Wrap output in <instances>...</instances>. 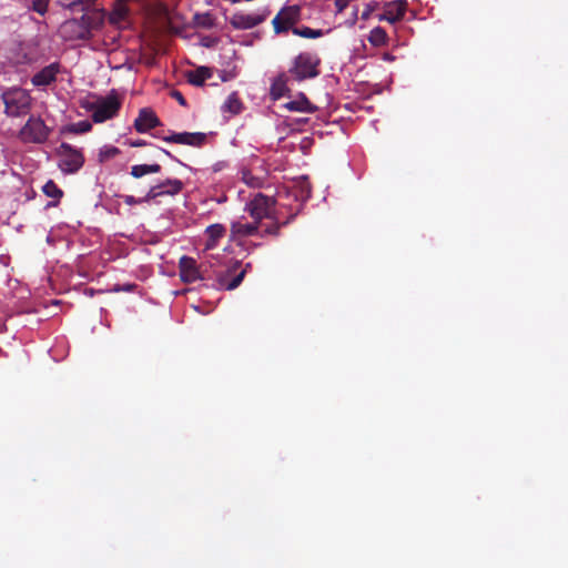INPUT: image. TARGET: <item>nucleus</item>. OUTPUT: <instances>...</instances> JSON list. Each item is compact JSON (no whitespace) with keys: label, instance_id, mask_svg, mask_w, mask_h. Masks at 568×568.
I'll list each match as a JSON object with an SVG mask.
<instances>
[{"label":"nucleus","instance_id":"obj_1","mask_svg":"<svg viewBox=\"0 0 568 568\" xmlns=\"http://www.w3.org/2000/svg\"><path fill=\"white\" fill-rule=\"evenodd\" d=\"M94 0H62V7L72 11H81L80 18L65 20L59 28L64 41L89 40L92 30L99 29L104 22L101 11L92 9Z\"/></svg>","mask_w":568,"mask_h":568},{"label":"nucleus","instance_id":"obj_2","mask_svg":"<svg viewBox=\"0 0 568 568\" xmlns=\"http://www.w3.org/2000/svg\"><path fill=\"white\" fill-rule=\"evenodd\" d=\"M320 65L321 58L317 53L304 51L293 59L288 74L297 82L314 79L320 74Z\"/></svg>","mask_w":568,"mask_h":568},{"label":"nucleus","instance_id":"obj_3","mask_svg":"<svg viewBox=\"0 0 568 568\" xmlns=\"http://www.w3.org/2000/svg\"><path fill=\"white\" fill-rule=\"evenodd\" d=\"M121 105L122 102L118 93L112 90L106 97L88 102L84 108L91 112V119L94 123H103L116 116Z\"/></svg>","mask_w":568,"mask_h":568},{"label":"nucleus","instance_id":"obj_4","mask_svg":"<svg viewBox=\"0 0 568 568\" xmlns=\"http://www.w3.org/2000/svg\"><path fill=\"white\" fill-rule=\"evenodd\" d=\"M246 267L237 260H230L226 264L214 271L215 287L219 290H234L244 280Z\"/></svg>","mask_w":568,"mask_h":568},{"label":"nucleus","instance_id":"obj_5","mask_svg":"<svg viewBox=\"0 0 568 568\" xmlns=\"http://www.w3.org/2000/svg\"><path fill=\"white\" fill-rule=\"evenodd\" d=\"M1 99L4 104V113L10 118L24 116L31 109L32 98L21 88L4 91Z\"/></svg>","mask_w":568,"mask_h":568},{"label":"nucleus","instance_id":"obj_6","mask_svg":"<svg viewBox=\"0 0 568 568\" xmlns=\"http://www.w3.org/2000/svg\"><path fill=\"white\" fill-rule=\"evenodd\" d=\"M51 133V129L45 122L36 115H30L26 124L19 131V139L23 143H44Z\"/></svg>","mask_w":568,"mask_h":568},{"label":"nucleus","instance_id":"obj_7","mask_svg":"<svg viewBox=\"0 0 568 568\" xmlns=\"http://www.w3.org/2000/svg\"><path fill=\"white\" fill-rule=\"evenodd\" d=\"M57 154L59 156L58 166L63 173L73 174L84 164L82 152L69 143H61L57 150Z\"/></svg>","mask_w":568,"mask_h":568},{"label":"nucleus","instance_id":"obj_8","mask_svg":"<svg viewBox=\"0 0 568 568\" xmlns=\"http://www.w3.org/2000/svg\"><path fill=\"white\" fill-rule=\"evenodd\" d=\"M246 210L254 221L261 224L262 220H276L275 201L273 197L257 193L247 204Z\"/></svg>","mask_w":568,"mask_h":568},{"label":"nucleus","instance_id":"obj_9","mask_svg":"<svg viewBox=\"0 0 568 568\" xmlns=\"http://www.w3.org/2000/svg\"><path fill=\"white\" fill-rule=\"evenodd\" d=\"M301 7L297 4L283 7L272 20L276 34L285 33L301 20Z\"/></svg>","mask_w":568,"mask_h":568},{"label":"nucleus","instance_id":"obj_10","mask_svg":"<svg viewBox=\"0 0 568 568\" xmlns=\"http://www.w3.org/2000/svg\"><path fill=\"white\" fill-rule=\"evenodd\" d=\"M205 278V271L199 266L196 261L189 256L180 257V281L183 283H194Z\"/></svg>","mask_w":568,"mask_h":568},{"label":"nucleus","instance_id":"obj_11","mask_svg":"<svg viewBox=\"0 0 568 568\" xmlns=\"http://www.w3.org/2000/svg\"><path fill=\"white\" fill-rule=\"evenodd\" d=\"M407 8L408 3L406 0L387 1L383 6V12L378 14V20L395 24L404 19Z\"/></svg>","mask_w":568,"mask_h":568},{"label":"nucleus","instance_id":"obj_12","mask_svg":"<svg viewBox=\"0 0 568 568\" xmlns=\"http://www.w3.org/2000/svg\"><path fill=\"white\" fill-rule=\"evenodd\" d=\"M266 17H267V12H263V13L236 12L231 17L230 23L236 30H247V29H252V28L261 24L262 22H264Z\"/></svg>","mask_w":568,"mask_h":568},{"label":"nucleus","instance_id":"obj_13","mask_svg":"<svg viewBox=\"0 0 568 568\" xmlns=\"http://www.w3.org/2000/svg\"><path fill=\"white\" fill-rule=\"evenodd\" d=\"M133 125L139 133H145L151 129L159 126L160 121L152 109L143 108L139 111Z\"/></svg>","mask_w":568,"mask_h":568},{"label":"nucleus","instance_id":"obj_14","mask_svg":"<svg viewBox=\"0 0 568 568\" xmlns=\"http://www.w3.org/2000/svg\"><path fill=\"white\" fill-rule=\"evenodd\" d=\"M60 72V64L58 62H53L39 72H37L31 82L34 87H45L55 81L57 74Z\"/></svg>","mask_w":568,"mask_h":568},{"label":"nucleus","instance_id":"obj_15","mask_svg":"<svg viewBox=\"0 0 568 568\" xmlns=\"http://www.w3.org/2000/svg\"><path fill=\"white\" fill-rule=\"evenodd\" d=\"M154 18L156 23L163 31L176 33L178 29L174 26L172 13L169 7L164 3H159L154 8Z\"/></svg>","mask_w":568,"mask_h":568},{"label":"nucleus","instance_id":"obj_16","mask_svg":"<svg viewBox=\"0 0 568 568\" xmlns=\"http://www.w3.org/2000/svg\"><path fill=\"white\" fill-rule=\"evenodd\" d=\"M260 223L254 221L253 223H243L241 221H234L231 224V237H245L257 234Z\"/></svg>","mask_w":568,"mask_h":568},{"label":"nucleus","instance_id":"obj_17","mask_svg":"<svg viewBox=\"0 0 568 568\" xmlns=\"http://www.w3.org/2000/svg\"><path fill=\"white\" fill-rule=\"evenodd\" d=\"M213 71L209 67H199L195 70H187L184 72V77L187 82L195 87H201L204 82L210 79Z\"/></svg>","mask_w":568,"mask_h":568},{"label":"nucleus","instance_id":"obj_18","mask_svg":"<svg viewBox=\"0 0 568 568\" xmlns=\"http://www.w3.org/2000/svg\"><path fill=\"white\" fill-rule=\"evenodd\" d=\"M226 229L222 224H212L209 225L205 230V233L207 234V241L205 244V248H214L219 242L224 235H225Z\"/></svg>","mask_w":568,"mask_h":568},{"label":"nucleus","instance_id":"obj_19","mask_svg":"<svg viewBox=\"0 0 568 568\" xmlns=\"http://www.w3.org/2000/svg\"><path fill=\"white\" fill-rule=\"evenodd\" d=\"M221 110L223 113H230L231 115H237L243 110V103L237 92H232L225 102L222 104Z\"/></svg>","mask_w":568,"mask_h":568},{"label":"nucleus","instance_id":"obj_20","mask_svg":"<svg viewBox=\"0 0 568 568\" xmlns=\"http://www.w3.org/2000/svg\"><path fill=\"white\" fill-rule=\"evenodd\" d=\"M207 135L202 132H182L180 133V144H186L191 146H203L206 143Z\"/></svg>","mask_w":568,"mask_h":568},{"label":"nucleus","instance_id":"obj_21","mask_svg":"<svg viewBox=\"0 0 568 568\" xmlns=\"http://www.w3.org/2000/svg\"><path fill=\"white\" fill-rule=\"evenodd\" d=\"M43 193L54 201L49 202L47 207L57 206L60 199L63 196V191L55 184L54 181L49 180L42 187Z\"/></svg>","mask_w":568,"mask_h":568},{"label":"nucleus","instance_id":"obj_22","mask_svg":"<svg viewBox=\"0 0 568 568\" xmlns=\"http://www.w3.org/2000/svg\"><path fill=\"white\" fill-rule=\"evenodd\" d=\"M290 111H300V112H314L316 106H314L305 95H302L300 100L291 101L285 105Z\"/></svg>","mask_w":568,"mask_h":568},{"label":"nucleus","instance_id":"obj_23","mask_svg":"<svg viewBox=\"0 0 568 568\" xmlns=\"http://www.w3.org/2000/svg\"><path fill=\"white\" fill-rule=\"evenodd\" d=\"M160 170L159 164H138L131 168V174L139 179L150 173H158Z\"/></svg>","mask_w":568,"mask_h":568},{"label":"nucleus","instance_id":"obj_24","mask_svg":"<svg viewBox=\"0 0 568 568\" xmlns=\"http://www.w3.org/2000/svg\"><path fill=\"white\" fill-rule=\"evenodd\" d=\"M387 40H388L387 33L382 27H375L374 29L371 30L369 36H368V41L373 45H375V47L384 45V44H386Z\"/></svg>","mask_w":568,"mask_h":568},{"label":"nucleus","instance_id":"obj_25","mask_svg":"<svg viewBox=\"0 0 568 568\" xmlns=\"http://www.w3.org/2000/svg\"><path fill=\"white\" fill-rule=\"evenodd\" d=\"M193 22L196 27L211 29L215 24V18L211 12L195 13Z\"/></svg>","mask_w":568,"mask_h":568},{"label":"nucleus","instance_id":"obj_26","mask_svg":"<svg viewBox=\"0 0 568 568\" xmlns=\"http://www.w3.org/2000/svg\"><path fill=\"white\" fill-rule=\"evenodd\" d=\"M292 32L295 36L307 38V39H317L324 34L323 30L321 29H312L306 26L296 27L292 29Z\"/></svg>","mask_w":568,"mask_h":568},{"label":"nucleus","instance_id":"obj_27","mask_svg":"<svg viewBox=\"0 0 568 568\" xmlns=\"http://www.w3.org/2000/svg\"><path fill=\"white\" fill-rule=\"evenodd\" d=\"M294 216L295 215H291L287 220L283 222H280L278 217L276 216V220H271L272 223L265 225L263 234L278 236L281 227L287 225L294 219Z\"/></svg>","mask_w":568,"mask_h":568},{"label":"nucleus","instance_id":"obj_28","mask_svg":"<svg viewBox=\"0 0 568 568\" xmlns=\"http://www.w3.org/2000/svg\"><path fill=\"white\" fill-rule=\"evenodd\" d=\"M91 129L92 124L89 121L84 120L70 124L68 131L75 134H81L91 131Z\"/></svg>","mask_w":568,"mask_h":568},{"label":"nucleus","instance_id":"obj_29","mask_svg":"<svg viewBox=\"0 0 568 568\" xmlns=\"http://www.w3.org/2000/svg\"><path fill=\"white\" fill-rule=\"evenodd\" d=\"M155 136L166 142L178 143V132L173 130H164L160 128L156 130Z\"/></svg>","mask_w":568,"mask_h":568},{"label":"nucleus","instance_id":"obj_30","mask_svg":"<svg viewBox=\"0 0 568 568\" xmlns=\"http://www.w3.org/2000/svg\"><path fill=\"white\" fill-rule=\"evenodd\" d=\"M120 153V150L115 146H105L103 149L100 150V161L103 162V161H106L109 159H112L114 158L115 155H118Z\"/></svg>","mask_w":568,"mask_h":568},{"label":"nucleus","instance_id":"obj_31","mask_svg":"<svg viewBox=\"0 0 568 568\" xmlns=\"http://www.w3.org/2000/svg\"><path fill=\"white\" fill-rule=\"evenodd\" d=\"M50 0H32V9L41 14L44 16L48 11V4Z\"/></svg>","mask_w":568,"mask_h":568},{"label":"nucleus","instance_id":"obj_32","mask_svg":"<svg viewBox=\"0 0 568 568\" xmlns=\"http://www.w3.org/2000/svg\"><path fill=\"white\" fill-rule=\"evenodd\" d=\"M219 43V38L212 36H203L200 38V44L204 48H214Z\"/></svg>","mask_w":568,"mask_h":568},{"label":"nucleus","instance_id":"obj_33","mask_svg":"<svg viewBox=\"0 0 568 568\" xmlns=\"http://www.w3.org/2000/svg\"><path fill=\"white\" fill-rule=\"evenodd\" d=\"M236 77V73L234 71H226V70H221L219 72V78L222 82H227V81H231L233 80L234 78Z\"/></svg>","mask_w":568,"mask_h":568},{"label":"nucleus","instance_id":"obj_34","mask_svg":"<svg viewBox=\"0 0 568 568\" xmlns=\"http://www.w3.org/2000/svg\"><path fill=\"white\" fill-rule=\"evenodd\" d=\"M353 0H334L336 12L342 13Z\"/></svg>","mask_w":568,"mask_h":568},{"label":"nucleus","instance_id":"obj_35","mask_svg":"<svg viewBox=\"0 0 568 568\" xmlns=\"http://www.w3.org/2000/svg\"><path fill=\"white\" fill-rule=\"evenodd\" d=\"M284 88V81L280 78L277 81H275L272 85V93L274 95H281V91Z\"/></svg>","mask_w":568,"mask_h":568},{"label":"nucleus","instance_id":"obj_36","mask_svg":"<svg viewBox=\"0 0 568 568\" xmlns=\"http://www.w3.org/2000/svg\"><path fill=\"white\" fill-rule=\"evenodd\" d=\"M136 287L135 284L115 285L114 292H132Z\"/></svg>","mask_w":568,"mask_h":568},{"label":"nucleus","instance_id":"obj_37","mask_svg":"<svg viewBox=\"0 0 568 568\" xmlns=\"http://www.w3.org/2000/svg\"><path fill=\"white\" fill-rule=\"evenodd\" d=\"M125 144H128L129 146L138 148V146L146 145V142L141 139H138V140L128 139L125 141Z\"/></svg>","mask_w":568,"mask_h":568},{"label":"nucleus","instance_id":"obj_38","mask_svg":"<svg viewBox=\"0 0 568 568\" xmlns=\"http://www.w3.org/2000/svg\"><path fill=\"white\" fill-rule=\"evenodd\" d=\"M125 14H126V11L124 9L116 10L113 12L111 20L115 21V20L124 19Z\"/></svg>","mask_w":568,"mask_h":568},{"label":"nucleus","instance_id":"obj_39","mask_svg":"<svg viewBox=\"0 0 568 568\" xmlns=\"http://www.w3.org/2000/svg\"><path fill=\"white\" fill-rule=\"evenodd\" d=\"M371 16V10L369 9H366L362 12V19L363 20H367Z\"/></svg>","mask_w":568,"mask_h":568},{"label":"nucleus","instance_id":"obj_40","mask_svg":"<svg viewBox=\"0 0 568 568\" xmlns=\"http://www.w3.org/2000/svg\"><path fill=\"white\" fill-rule=\"evenodd\" d=\"M124 202L126 204H133V203H135V200H134V197L132 195H128V196H125Z\"/></svg>","mask_w":568,"mask_h":568},{"label":"nucleus","instance_id":"obj_41","mask_svg":"<svg viewBox=\"0 0 568 568\" xmlns=\"http://www.w3.org/2000/svg\"><path fill=\"white\" fill-rule=\"evenodd\" d=\"M170 94H171L172 98L178 100V90H175V89L171 90Z\"/></svg>","mask_w":568,"mask_h":568},{"label":"nucleus","instance_id":"obj_42","mask_svg":"<svg viewBox=\"0 0 568 568\" xmlns=\"http://www.w3.org/2000/svg\"><path fill=\"white\" fill-rule=\"evenodd\" d=\"M186 104L184 97L180 93V105Z\"/></svg>","mask_w":568,"mask_h":568},{"label":"nucleus","instance_id":"obj_43","mask_svg":"<svg viewBox=\"0 0 568 568\" xmlns=\"http://www.w3.org/2000/svg\"><path fill=\"white\" fill-rule=\"evenodd\" d=\"M178 190V182H174V191Z\"/></svg>","mask_w":568,"mask_h":568},{"label":"nucleus","instance_id":"obj_44","mask_svg":"<svg viewBox=\"0 0 568 568\" xmlns=\"http://www.w3.org/2000/svg\"><path fill=\"white\" fill-rule=\"evenodd\" d=\"M172 294H173L174 296H178V291H173V292H172Z\"/></svg>","mask_w":568,"mask_h":568},{"label":"nucleus","instance_id":"obj_45","mask_svg":"<svg viewBox=\"0 0 568 568\" xmlns=\"http://www.w3.org/2000/svg\"><path fill=\"white\" fill-rule=\"evenodd\" d=\"M246 183H247V184H250V185H255V184H254L253 182H251V181H246Z\"/></svg>","mask_w":568,"mask_h":568},{"label":"nucleus","instance_id":"obj_46","mask_svg":"<svg viewBox=\"0 0 568 568\" xmlns=\"http://www.w3.org/2000/svg\"><path fill=\"white\" fill-rule=\"evenodd\" d=\"M183 293H185V291H184V290H180V291H179V294H180V295H181V294H183Z\"/></svg>","mask_w":568,"mask_h":568}]
</instances>
